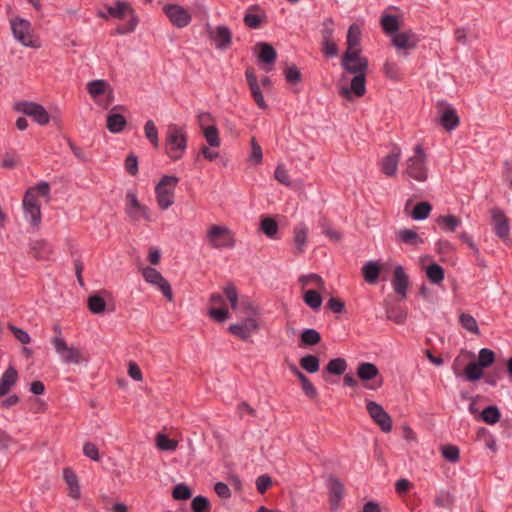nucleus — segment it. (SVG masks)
Instances as JSON below:
<instances>
[{"label":"nucleus","instance_id":"cd10ccee","mask_svg":"<svg viewBox=\"0 0 512 512\" xmlns=\"http://www.w3.org/2000/svg\"><path fill=\"white\" fill-rule=\"evenodd\" d=\"M437 223L444 232L453 233L462 222L455 215H442L437 219Z\"/></svg>","mask_w":512,"mask_h":512},{"label":"nucleus","instance_id":"ddd939ff","mask_svg":"<svg viewBox=\"0 0 512 512\" xmlns=\"http://www.w3.org/2000/svg\"><path fill=\"white\" fill-rule=\"evenodd\" d=\"M142 276L147 283L156 286L167 300L172 301L173 294L171 285L157 269L149 266L145 267L142 270Z\"/></svg>","mask_w":512,"mask_h":512},{"label":"nucleus","instance_id":"338daca9","mask_svg":"<svg viewBox=\"0 0 512 512\" xmlns=\"http://www.w3.org/2000/svg\"><path fill=\"white\" fill-rule=\"evenodd\" d=\"M284 75H285L286 81L289 83L295 84L301 80L300 70L295 65L287 67L284 72Z\"/></svg>","mask_w":512,"mask_h":512},{"label":"nucleus","instance_id":"79ce46f5","mask_svg":"<svg viewBox=\"0 0 512 512\" xmlns=\"http://www.w3.org/2000/svg\"><path fill=\"white\" fill-rule=\"evenodd\" d=\"M432 210V206L430 203L423 201L414 207L411 217L416 221H422L428 218L430 212Z\"/></svg>","mask_w":512,"mask_h":512},{"label":"nucleus","instance_id":"5701e85b","mask_svg":"<svg viewBox=\"0 0 512 512\" xmlns=\"http://www.w3.org/2000/svg\"><path fill=\"white\" fill-rule=\"evenodd\" d=\"M18 380V372L15 367L9 366L0 378V398L7 395Z\"/></svg>","mask_w":512,"mask_h":512},{"label":"nucleus","instance_id":"2f4dec72","mask_svg":"<svg viewBox=\"0 0 512 512\" xmlns=\"http://www.w3.org/2000/svg\"><path fill=\"white\" fill-rule=\"evenodd\" d=\"M361 30L357 24H352L347 32V50H360Z\"/></svg>","mask_w":512,"mask_h":512},{"label":"nucleus","instance_id":"a211bd4d","mask_svg":"<svg viewBox=\"0 0 512 512\" xmlns=\"http://www.w3.org/2000/svg\"><path fill=\"white\" fill-rule=\"evenodd\" d=\"M402 151L399 146L393 145L391 151L381 159V171L388 177L397 175L398 164L401 159Z\"/></svg>","mask_w":512,"mask_h":512},{"label":"nucleus","instance_id":"09e8293b","mask_svg":"<svg viewBox=\"0 0 512 512\" xmlns=\"http://www.w3.org/2000/svg\"><path fill=\"white\" fill-rule=\"evenodd\" d=\"M203 135L207 141V143L211 147H219L220 146V138L218 129L215 125L207 126L203 128Z\"/></svg>","mask_w":512,"mask_h":512},{"label":"nucleus","instance_id":"680f3d73","mask_svg":"<svg viewBox=\"0 0 512 512\" xmlns=\"http://www.w3.org/2000/svg\"><path fill=\"white\" fill-rule=\"evenodd\" d=\"M32 249L35 252L34 257L38 259H44L51 251L50 246L44 241L35 242Z\"/></svg>","mask_w":512,"mask_h":512},{"label":"nucleus","instance_id":"423d86ee","mask_svg":"<svg viewBox=\"0 0 512 512\" xmlns=\"http://www.w3.org/2000/svg\"><path fill=\"white\" fill-rule=\"evenodd\" d=\"M50 343L63 364L79 365L84 361L82 351L73 345L69 346L63 337L54 336Z\"/></svg>","mask_w":512,"mask_h":512},{"label":"nucleus","instance_id":"7ed1b4c3","mask_svg":"<svg viewBox=\"0 0 512 512\" xmlns=\"http://www.w3.org/2000/svg\"><path fill=\"white\" fill-rule=\"evenodd\" d=\"M427 155L421 144L414 147V154L410 156L405 163V173L418 182H424L428 178V168L426 165Z\"/></svg>","mask_w":512,"mask_h":512},{"label":"nucleus","instance_id":"f704fd0d","mask_svg":"<svg viewBox=\"0 0 512 512\" xmlns=\"http://www.w3.org/2000/svg\"><path fill=\"white\" fill-rule=\"evenodd\" d=\"M301 346L317 345L321 341L320 333L313 328H306L300 335Z\"/></svg>","mask_w":512,"mask_h":512},{"label":"nucleus","instance_id":"72a5a7b5","mask_svg":"<svg viewBox=\"0 0 512 512\" xmlns=\"http://www.w3.org/2000/svg\"><path fill=\"white\" fill-rule=\"evenodd\" d=\"M363 276L366 282L375 284L378 281L380 268L377 263L368 261L362 268Z\"/></svg>","mask_w":512,"mask_h":512},{"label":"nucleus","instance_id":"774afa93","mask_svg":"<svg viewBox=\"0 0 512 512\" xmlns=\"http://www.w3.org/2000/svg\"><path fill=\"white\" fill-rule=\"evenodd\" d=\"M173 497L177 500H186L191 497V491L185 484H178L173 490Z\"/></svg>","mask_w":512,"mask_h":512},{"label":"nucleus","instance_id":"58836bf2","mask_svg":"<svg viewBox=\"0 0 512 512\" xmlns=\"http://www.w3.org/2000/svg\"><path fill=\"white\" fill-rule=\"evenodd\" d=\"M261 231L270 239H275L278 232V223L271 217H266L261 220Z\"/></svg>","mask_w":512,"mask_h":512},{"label":"nucleus","instance_id":"4be33fe9","mask_svg":"<svg viewBox=\"0 0 512 512\" xmlns=\"http://www.w3.org/2000/svg\"><path fill=\"white\" fill-rule=\"evenodd\" d=\"M350 91H353L357 97H361L366 93V73L355 74L351 80L350 89L343 87L340 90V95L348 97Z\"/></svg>","mask_w":512,"mask_h":512},{"label":"nucleus","instance_id":"f257e3e1","mask_svg":"<svg viewBox=\"0 0 512 512\" xmlns=\"http://www.w3.org/2000/svg\"><path fill=\"white\" fill-rule=\"evenodd\" d=\"M109 16L116 19H123L129 17V20L125 24H118L113 32V35H126L134 32L138 26L139 18L132 8V6L122 0H117L113 6L107 7Z\"/></svg>","mask_w":512,"mask_h":512},{"label":"nucleus","instance_id":"0eeeda50","mask_svg":"<svg viewBox=\"0 0 512 512\" xmlns=\"http://www.w3.org/2000/svg\"><path fill=\"white\" fill-rule=\"evenodd\" d=\"M207 240L211 248H233L235 239L230 229L225 226L212 225L207 231Z\"/></svg>","mask_w":512,"mask_h":512},{"label":"nucleus","instance_id":"0e129e2a","mask_svg":"<svg viewBox=\"0 0 512 512\" xmlns=\"http://www.w3.org/2000/svg\"><path fill=\"white\" fill-rule=\"evenodd\" d=\"M66 141L71 152L79 161L87 162L89 160V157L81 147L77 146L70 138H66Z\"/></svg>","mask_w":512,"mask_h":512},{"label":"nucleus","instance_id":"dca6fc26","mask_svg":"<svg viewBox=\"0 0 512 512\" xmlns=\"http://www.w3.org/2000/svg\"><path fill=\"white\" fill-rule=\"evenodd\" d=\"M366 409L372 420L380 426L383 432L387 433L392 430V418L380 404L375 401H367Z\"/></svg>","mask_w":512,"mask_h":512},{"label":"nucleus","instance_id":"5fc2aeb1","mask_svg":"<svg viewBox=\"0 0 512 512\" xmlns=\"http://www.w3.org/2000/svg\"><path fill=\"white\" fill-rule=\"evenodd\" d=\"M494 360V352L489 348H482L479 351L478 360L476 362L483 368H487L493 364Z\"/></svg>","mask_w":512,"mask_h":512},{"label":"nucleus","instance_id":"2eb2a0df","mask_svg":"<svg viewBox=\"0 0 512 512\" xmlns=\"http://www.w3.org/2000/svg\"><path fill=\"white\" fill-rule=\"evenodd\" d=\"M357 376L360 380L367 382L364 387L369 390H377L383 384L382 379L377 381L369 382L374 380L379 375V369L377 366L370 362H361L357 367Z\"/></svg>","mask_w":512,"mask_h":512},{"label":"nucleus","instance_id":"1a4fd4ad","mask_svg":"<svg viewBox=\"0 0 512 512\" xmlns=\"http://www.w3.org/2000/svg\"><path fill=\"white\" fill-rule=\"evenodd\" d=\"M360 53V50L344 52L341 59V66L346 72L350 74L367 73L369 65L368 60L366 57H362Z\"/></svg>","mask_w":512,"mask_h":512},{"label":"nucleus","instance_id":"864d4df0","mask_svg":"<svg viewBox=\"0 0 512 512\" xmlns=\"http://www.w3.org/2000/svg\"><path fill=\"white\" fill-rule=\"evenodd\" d=\"M299 282L302 284V286H308L310 284H314L321 290H323L325 288L324 280L318 274H315V273L302 275L299 278Z\"/></svg>","mask_w":512,"mask_h":512},{"label":"nucleus","instance_id":"6e6d98bb","mask_svg":"<svg viewBox=\"0 0 512 512\" xmlns=\"http://www.w3.org/2000/svg\"><path fill=\"white\" fill-rule=\"evenodd\" d=\"M442 456L451 463H456L460 458V450L455 445H445L442 447Z\"/></svg>","mask_w":512,"mask_h":512},{"label":"nucleus","instance_id":"c9c22d12","mask_svg":"<svg viewBox=\"0 0 512 512\" xmlns=\"http://www.w3.org/2000/svg\"><path fill=\"white\" fill-rule=\"evenodd\" d=\"M426 275L432 284L439 285L444 280V269L439 264L432 263L427 267Z\"/></svg>","mask_w":512,"mask_h":512},{"label":"nucleus","instance_id":"a19ab883","mask_svg":"<svg viewBox=\"0 0 512 512\" xmlns=\"http://www.w3.org/2000/svg\"><path fill=\"white\" fill-rule=\"evenodd\" d=\"M347 368V363L344 358L331 359L325 367V370L332 375H342Z\"/></svg>","mask_w":512,"mask_h":512},{"label":"nucleus","instance_id":"a18cd8bd","mask_svg":"<svg viewBox=\"0 0 512 512\" xmlns=\"http://www.w3.org/2000/svg\"><path fill=\"white\" fill-rule=\"evenodd\" d=\"M144 133L147 140L154 146H159L158 129L152 120H148L144 125Z\"/></svg>","mask_w":512,"mask_h":512},{"label":"nucleus","instance_id":"b1692460","mask_svg":"<svg viewBox=\"0 0 512 512\" xmlns=\"http://www.w3.org/2000/svg\"><path fill=\"white\" fill-rule=\"evenodd\" d=\"M308 227L305 223H299L293 230V242L295 245V253L302 254L306 249Z\"/></svg>","mask_w":512,"mask_h":512},{"label":"nucleus","instance_id":"f03ea898","mask_svg":"<svg viewBox=\"0 0 512 512\" xmlns=\"http://www.w3.org/2000/svg\"><path fill=\"white\" fill-rule=\"evenodd\" d=\"M165 145L167 155L172 160H179L187 149V135L184 127L170 124L166 131Z\"/></svg>","mask_w":512,"mask_h":512},{"label":"nucleus","instance_id":"bb28decb","mask_svg":"<svg viewBox=\"0 0 512 512\" xmlns=\"http://www.w3.org/2000/svg\"><path fill=\"white\" fill-rule=\"evenodd\" d=\"M107 129L111 133H120L126 126V119L122 114L110 112L107 116Z\"/></svg>","mask_w":512,"mask_h":512},{"label":"nucleus","instance_id":"49530a36","mask_svg":"<svg viewBox=\"0 0 512 512\" xmlns=\"http://www.w3.org/2000/svg\"><path fill=\"white\" fill-rule=\"evenodd\" d=\"M303 300L313 310H318L322 305V297L315 290H307L304 293Z\"/></svg>","mask_w":512,"mask_h":512},{"label":"nucleus","instance_id":"9d476101","mask_svg":"<svg viewBox=\"0 0 512 512\" xmlns=\"http://www.w3.org/2000/svg\"><path fill=\"white\" fill-rule=\"evenodd\" d=\"M163 12L172 25L177 28H185L192 21L190 12L179 4H165L163 6Z\"/></svg>","mask_w":512,"mask_h":512},{"label":"nucleus","instance_id":"c85d7f7f","mask_svg":"<svg viewBox=\"0 0 512 512\" xmlns=\"http://www.w3.org/2000/svg\"><path fill=\"white\" fill-rule=\"evenodd\" d=\"M258 47L260 49L258 55L259 60L268 65H272L277 57L276 50L273 48V46L268 43L262 42L258 44Z\"/></svg>","mask_w":512,"mask_h":512},{"label":"nucleus","instance_id":"ea45409f","mask_svg":"<svg viewBox=\"0 0 512 512\" xmlns=\"http://www.w3.org/2000/svg\"><path fill=\"white\" fill-rule=\"evenodd\" d=\"M477 439L484 443V446L492 452L497 451V443L495 437L486 428H480L477 432Z\"/></svg>","mask_w":512,"mask_h":512},{"label":"nucleus","instance_id":"f3484780","mask_svg":"<svg viewBox=\"0 0 512 512\" xmlns=\"http://www.w3.org/2000/svg\"><path fill=\"white\" fill-rule=\"evenodd\" d=\"M259 324L255 317H245L238 323H233L228 327V331L243 341L249 340L252 334L256 333Z\"/></svg>","mask_w":512,"mask_h":512},{"label":"nucleus","instance_id":"412c9836","mask_svg":"<svg viewBox=\"0 0 512 512\" xmlns=\"http://www.w3.org/2000/svg\"><path fill=\"white\" fill-rule=\"evenodd\" d=\"M210 37L219 50H226L232 43V32L229 27L219 25L210 32Z\"/></svg>","mask_w":512,"mask_h":512},{"label":"nucleus","instance_id":"c03bdc74","mask_svg":"<svg viewBox=\"0 0 512 512\" xmlns=\"http://www.w3.org/2000/svg\"><path fill=\"white\" fill-rule=\"evenodd\" d=\"M178 442L168 438L165 434L159 433L156 436V446L161 451H174Z\"/></svg>","mask_w":512,"mask_h":512},{"label":"nucleus","instance_id":"7c9ffc66","mask_svg":"<svg viewBox=\"0 0 512 512\" xmlns=\"http://www.w3.org/2000/svg\"><path fill=\"white\" fill-rule=\"evenodd\" d=\"M397 238L404 244L407 245H418L422 244L424 241L419 237L416 231L412 229H400L397 232Z\"/></svg>","mask_w":512,"mask_h":512},{"label":"nucleus","instance_id":"3c124183","mask_svg":"<svg viewBox=\"0 0 512 512\" xmlns=\"http://www.w3.org/2000/svg\"><path fill=\"white\" fill-rule=\"evenodd\" d=\"M300 365L308 373H316L319 370V359L314 355H306L300 359Z\"/></svg>","mask_w":512,"mask_h":512},{"label":"nucleus","instance_id":"4d7b16f0","mask_svg":"<svg viewBox=\"0 0 512 512\" xmlns=\"http://www.w3.org/2000/svg\"><path fill=\"white\" fill-rule=\"evenodd\" d=\"M106 86L105 80H93L88 83L87 90L91 96L97 97L105 92Z\"/></svg>","mask_w":512,"mask_h":512},{"label":"nucleus","instance_id":"6ab92c4d","mask_svg":"<svg viewBox=\"0 0 512 512\" xmlns=\"http://www.w3.org/2000/svg\"><path fill=\"white\" fill-rule=\"evenodd\" d=\"M490 213L495 234L503 240L507 239L510 232V226L505 213L498 207L492 208Z\"/></svg>","mask_w":512,"mask_h":512},{"label":"nucleus","instance_id":"bf43d9fd","mask_svg":"<svg viewBox=\"0 0 512 512\" xmlns=\"http://www.w3.org/2000/svg\"><path fill=\"white\" fill-rule=\"evenodd\" d=\"M210 506L208 499L202 495L196 496L191 503L193 512H205Z\"/></svg>","mask_w":512,"mask_h":512},{"label":"nucleus","instance_id":"4c0bfd02","mask_svg":"<svg viewBox=\"0 0 512 512\" xmlns=\"http://www.w3.org/2000/svg\"><path fill=\"white\" fill-rule=\"evenodd\" d=\"M459 323L465 330L469 331L470 333H473L474 335L480 334L477 321L472 315L468 313H461L459 316Z\"/></svg>","mask_w":512,"mask_h":512},{"label":"nucleus","instance_id":"f8f14e48","mask_svg":"<svg viewBox=\"0 0 512 512\" xmlns=\"http://www.w3.org/2000/svg\"><path fill=\"white\" fill-rule=\"evenodd\" d=\"M392 45L398 50L400 56H408L409 51L417 47L419 38L411 30L397 32L391 36Z\"/></svg>","mask_w":512,"mask_h":512},{"label":"nucleus","instance_id":"c756f323","mask_svg":"<svg viewBox=\"0 0 512 512\" xmlns=\"http://www.w3.org/2000/svg\"><path fill=\"white\" fill-rule=\"evenodd\" d=\"M63 478L70 488V496L73 498H77L80 494V487L78 484L77 476L74 473V471L70 468H65L63 470Z\"/></svg>","mask_w":512,"mask_h":512},{"label":"nucleus","instance_id":"6e6552de","mask_svg":"<svg viewBox=\"0 0 512 512\" xmlns=\"http://www.w3.org/2000/svg\"><path fill=\"white\" fill-rule=\"evenodd\" d=\"M23 212L26 221L33 227L39 226L42 219L41 205L33 190H27L23 197Z\"/></svg>","mask_w":512,"mask_h":512},{"label":"nucleus","instance_id":"9b49d317","mask_svg":"<svg viewBox=\"0 0 512 512\" xmlns=\"http://www.w3.org/2000/svg\"><path fill=\"white\" fill-rule=\"evenodd\" d=\"M125 212L134 222L140 221L141 219H145L147 221L151 220L148 207L142 205L138 201L137 194L131 190L126 194Z\"/></svg>","mask_w":512,"mask_h":512},{"label":"nucleus","instance_id":"a878e982","mask_svg":"<svg viewBox=\"0 0 512 512\" xmlns=\"http://www.w3.org/2000/svg\"><path fill=\"white\" fill-rule=\"evenodd\" d=\"M380 25L388 36H393L399 30V18L396 15L384 14L380 19Z\"/></svg>","mask_w":512,"mask_h":512},{"label":"nucleus","instance_id":"473e14b6","mask_svg":"<svg viewBox=\"0 0 512 512\" xmlns=\"http://www.w3.org/2000/svg\"><path fill=\"white\" fill-rule=\"evenodd\" d=\"M259 6L258 5H252L248 8L247 12L244 15L243 21L244 24L251 28V29H257L260 27V24L262 22V18L259 14L254 13V11H258Z\"/></svg>","mask_w":512,"mask_h":512},{"label":"nucleus","instance_id":"20e7f679","mask_svg":"<svg viewBox=\"0 0 512 512\" xmlns=\"http://www.w3.org/2000/svg\"><path fill=\"white\" fill-rule=\"evenodd\" d=\"M179 178L174 175H164L155 186L156 201L161 210H167L174 203V191Z\"/></svg>","mask_w":512,"mask_h":512},{"label":"nucleus","instance_id":"e2e57ef3","mask_svg":"<svg viewBox=\"0 0 512 512\" xmlns=\"http://www.w3.org/2000/svg\"><path fill=\"white\" fill-rule=\"evenodd\" d=\"M321 34L323 40L333 39L334 34V20L331 17L324 19L322 23Z\"/></svg>","mask_w":512,"mask_h":512},{"label":"nucleus","instance_id":"052dcab7","mask_svg":"<svg viewBox=\"0 0 512 512\" xmlns=\"http://www.w3.org/2000/svg\"><path fill=\"white\" fill-rule=\"evenodd\" d=\"M208 315L212 319H214L216 322L223 323L229 318L230 313L225 308H213L212 307L208 310Z\"/></svg>","mask_w":512,"mask_h":512},{"label":"nucleus","instance_id":"393cba45","mask_svg":"<svg viewBox=\"0 0 512 512\" xmlns=\"http://www.w3.org/2000/svg\"><path fill=\"white\" fill-rule=\"evenodd\" d=\"M459 123V117L453 107L448 106L442 111L440 116V124L446 131H453L457 128Z\"/></svg>","mask_w":512,"mask_h":512},{"label":"nucleus","instance_id":"39448f33","mask_svg":"<svg viewBox=\"0 0 512 512\" xmlns=\"http://www.w3.org/2000/svg\"><path fill=\"white\" fill-rule=\"evenodd\" d=\"M10 26L14 38L25 47L39 48L40 43L32 33L30 21L15 16L10 19Z\"/></svg>","mask_w":512,"mask_h":512},{"label":"nucleus","instance_id":"e433bc0d","mask_svg":"<svg viewBox=\"0 0 512 512\" xmlns=\"http://www.w3.org/2000/svg\"><path fill=\"white\" fill-rule=\"evenodd\" d=\"M501 413L497 406L491 405L484 408L481 412V419L489 425H493L500 420Z\"/></svg>","mask_w":512,"mask_h":512},{"label":"nucleus","instance_id":"69168bd1","mask_svg":"<svg viewBox=\"0 0 512 512\" xmlns=\"http://www.w3.org/2000/svg\"><path fill=\"white\" fill-rule=\"evenodd\" d=\"M125 169L132 176L138 173V158L135 154L131 153L126 157Z\"/></svg>","mask_w":512,"mask_h":512},{"label":"nucleus","instance_id":"37998d69","mask_svg":"<svg viewBox=\"0 0 512 512\" xmlns=\"http://www.w3.org/2000/svg\"><path fill=\"white\" fill-rule=\"evenodd\" d=\"M386 316L389 320L397 324H403L406 321L407 314L399 306H389L386 308Z\"/></svg>","mask_w":512,"mask_h":512},{"label":"nucleus","instance_id":"4468645a","mask_svg":"<svg viewBox=\"0 0 512 512\" xmlns=\"http://www.w3.org/2000/svg\"><path fill=\"white\" fill-rule=\"evenodd\" d=\"M15 109L27 116H30L40 125H46L50 121V116L46 109L35 102L24 101L17 103Z\"/></svg>","mask_w":512,"mask_h":512},{"label":"nucleus","instance_id":"de8ad7c7","mask_svg":"<svg viewBox=\"0 0 512 512\" xmlns=\"http://www.w3.org/2000/svg\"><path fill=\"white\" fill-rule=\"evenodd\" d=\"M344 487L337 478H331L329 484V492L333 500V504L336 505L343 497Z\"/></svg>","mask_w":512,"mask_h":512},{"label":"nucleus","instance_id":"aec40b11","mask_svg":"<svg viewBox=\"0 0 512 512\" xmlns=\"http://www.w3.org/2000/svg\"><path fill=\"white\" fill-rule=\"evenodd\" d=\"M409 285V278L405 272V269L401 265H397L394 268V276L392 279V287L396 294L402 299L407 297V289Z\"/></svg>","mask_w":512,"mask_h":512},{"label":"nucleus","instance_id":"13d9d810","mask_svg":"<svg viewBox=\"0 0 512 512\" xmlns=\"http://www.w3.org/2000/svg\"><path fill=\"white\" fill-rule=\"evenodd\" d=\"M250 90H251V95L256 103V105L258 106V108L260 109H267L268 105L264 99V95L261 91V88H260V85L259 84H254L252 86H249Z\"/></svg>","mask_w":512,"mask_h":512},{"label":"nucleus","instance_id":"8fccbe9b","mask_svg":"<svg viewBox=\"0 0 512 512\" xmlns=\"http://www.w3.org/2000/svg\"><path fill=\"white\" fill-rule=\"evenodd\" d=\"M483 367L476 361L470 362L465 368V374L470 381L480 380L483 376Z\"/></svg>","mask_w":512,"mask_h":512},{"label":"nucleus","instance_id":"603ef678","mask_svg":"<svg viewBox=\"0 0 512 512\" xmlns=\"http://www.w3.org/2000/svg\"><path fill=\"white\" fill-rule=\"evenodd\" d=\"M88 308L94 314H100L105 311L106 302L99 295H93L88 298Z\"/></svg>","mask_w":512,"mask_h":512}]
</instances>
